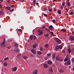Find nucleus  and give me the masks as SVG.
Wrapping results in <instances>:
<instances>
[{"label":"nucleus","instance_id":"nucleus-1","mask_svg":"<svg viewBox=\"0 0 74 74\" xmlns=\"http://www.w3.org/2000/svg\"><path fill=\"white\" fill-rule=\"evenodd\" d=\"M54 40L55 41L57 42L58 44H61L62 41L60 40L59 38H54Z\"/></svg>","mask_w":74,"mask_h":74},{"label":"nucleus","instance_id":"nucleus-2","mask_svg":"<svg viewBox=\"0 0 74 74\" xmlns=\"http://www.w3.org/2000/svg\"><path fill=\"white\" fill-rule=\"evenodd\" d=\"M5 39H4L3 42H2L1 44V46L2 47H5Z\"/></svg>","mask_w":74,"mask_h":74},{"label":"nucleus","instance_id":"nucleus-3","mask_svg":"<svg viewBox=\"0 0 74 74\" xmlns=\"http://www.w3.org/2000/svg\"><path fill=\"white\" fill-rule=\"evenodd\" d=\"M69 39L70 41H74V36H72L69 37Z\"/></svg>","mask_w":74,"mask_h":74},{"label":"nucleus","instance_id":"nucleus-4","mask_svg":"<svg viewBox=\"0 0 74 74\" xmlns=\"http://www.w3.org/2000/svg\"><path fill=\"white\" fill-rule=\"evenodd\" d=\"M31 51L34 54H36V51L35 49H31Z\"/></svg>","mask_w":74,"mask_h":74},{"label":"nucleus","instance_id":"nucleus-5","mask_svg":"<svg viewBox=\"0 0 74 74\" xmlns=\"http://www.w3.org/2000/svg\"><path fill=\"white\" fill-rule=\"evenodd\" d=\"M66 63L67 65H70V64H71L70 60L69 59V60L66 62Z\"/></svg>","mask_w":74,"mask_h":74},{"label":"nucleus","instance_id":"nucleus-6","mask_svg":"<svg viewBox=\"0 0 74 74\" xmlns=\"http://www.w3.org/2000/svg\"><path fill=\"white\" fill-rule=\"evenodd\" d=\"M51 53H47V54L46 57L47 58H49L51 57Z\"/></svg>","mask_w":74,"mask_h":74},{"label":"nucleus","instance_id":"nucleus-7","mask_svg":"<svg viewBox=\"0 0 74 74\" xmlns=\"http://www.w3.org/2000/svg\"><path fill=\"white\" fill-rule=\"evenodd\" d=\"M38 73V70H36L34 71V72L32 73V74H37Z\"/></svg>","mask_w":74,"mask_h":74},{"label":"nucleus","instance_id":"nucleus-8","mask_svg":"<svg viewBox=\"0 0 74 74\" xmlns=\"http://www.w3.org/2000/svg\"><path fill=\"white\" fill-rule=\"evenodd\" d=\"M4 14V12L2 10H0V15H3Z\"/></svg>","mask_w":74,"mask_h":74},{"label":"nucleus","instance_id":"nucleus-9","mask_svg":"<svg viewBox=\"0 0 74 74\" xmlns=\"http://www.w3.org/2000/svg\"><path fill=\"white\" fill-rule=\"evenodd\" d=\"M59 46L58 45H57L55 47V49L56 51H58V50H59Z\"/></svg>","mask_w":74,"mask_h":74},{"label":"nucleus","instance_id":"nucleus-10","mask_svg":"<svg viewBox=\"0 0 74 74\" xmlns=\"http://www.w3.org/2000/svg\"><path fill=\"white\" fill-rule=\"evenodd\" d=\"M61 31L62 32H64V33H65L66 32V29L63 28L61 29Z\"/></svg>","mask_w":74,"mask_h":74},{"label":"nucleus","instance_id":"nucleus-11","mask_svg":"<svg viewBox=\"0 0 74 74\" xmlns=\"http://www.w3.org/2000/svg\"><path fill=\"white\" fill-rule=\"evenodd\" d=\"M49 71H50V72H51V73H53V71L52 70V67H51L49 69Z\"/></svg>","mask_w":74,"mask_h":74},{"label":"nucleus","instance_id":"nucleus-12","mask_svg":"<svg viewBox=\"0 0 74 74\" xmlns=\"http://www.w3.org/2000/svg\"><path fill=\"white\" fill-rule=\"evenodd\" d=\"M43 66L46 69L48 68V66L47 64H44L43 65Z\"/></svg>","mask_w":74,"mask_h":74},{"label":"nucleus","instance_id":"nucleus-13","mask_svg":"<svg viewBox=\"0 0 74 74\" xmlns=\"http://www.w3.org/2000/svg\"><path fill=\"white\" fill-rule=\"evenodd\" d=\"M14 51L16 52H19V49L18 48H16L14 50Z\"/></svg>","mask_w":74,"mask_h":74},{"label":"nucleus","instance_id":"nucleus-14","mask_svg":"<svg viewBox=\"0 0 74 74\" xmlns=\"http://www.w3.org/2000/svg\"><path fill=\"white\" fill-rule=\"evenodd\" d=\"M58 71L59 73H64V71L62 69H60Z\"/></svg>","mask_w":74,"mask_h":74},{"label":"nucleus","instance_id":"nucleus-15","mask_svg":"<svg viewBox=\"0 0 74 74\" xmlns=\"http://www.w3.org/2000/svg\"><path fill=\"white\" fill-rule=\"evenodd\" d=\"M17 56V58H21L22 57V55H21V54L20 53L19 54H18Z\"/></svg>","mask_w":74,"mask_h":74},{"label":"nucleus","instance_id":"nucleus-16","mask_svg":"<svg viewBox=\"0 0 74 74\" xmlns=\"http://www.w3.org/2000/svg\"><path fill=\"white\" fill-rule=\"evenodd\" d=\"M12 70L13 71H16V70H17V67H15L14 68H12Z\"/></svg>","mask_w":74,"mask_h":74},{"label":"nucleus","instance_id":"nucleus-17","mask_svg":"<svg viewBox=\"0 0 74 74\" xmlns=\"http://www.w3.org/2000/svg\"><path fill=\"white\" fill-rule=\"evenodd\" d=\"M48 63L49 64H52V62L51 60H49L48 61Z\"/></svg>","mask_w":74,"mask_h":74},{"label":"nucleus","instance_id":"nucleus-18","mask_svg":"<svg viewBox=\"0 0 74 74\" xmlns=\"http://www.w3.org/2000/svg\"><path fill=\"white\" fill-rule=\"evenodd\" d=\"M5 9H7L8 10H10L11 9V8L9 6H7L5 7Z\"/></svg>","mask_w":74,"mask_h":74},{"label":"nucleus","instance_id":"nucleus-19","mask_svg":"<svg viewBox=\"0 0 74 74\" xmlns=\"http://www.w3.org/2000/svg\"><path fill=\"white\" fill-rule=\"evenodd\" d=\"M59 56H57L56 57V59L57 60H59Z\"/></svg>","mask_w":74,"mask_h":74},{"label":"nucleus","instance_id":"nucleus-20","mask_svg":"<svg viewBox=\"0 0 74 74\" xmlns=\"http://www.w3.org/2000/svg\"><path fill=\"white\" fill-rule=\"evenodd\" d=\"M55 56H56V53H55L53 54V59H55Z\"/></svg>","mask_w":74,"mask_h":74},{"label":"nucleus","instance_id":"nucleus-21","mask_svg":"<svg viewBox=\"0 0 74 74\" xmlns=\"http://www.w3.org/2000/svg\"><path fill=\"white\" fill-rule=\"evenodd\" d=\"M37 44H36V45H34L32 47L33 48H36V47H37Z\"/></svg>","mask_w":74,"mask_h":74},{"label":"nucleus","instance_id":"nucleus-22","mask_svg":"<svg viewBox=\"0 0 74 74\" xmlns=\"http://www.w3.org/2000/svg\"><path fill=\"white\" fill-rule=\"evenodd\" d=\"M14 47H15V48H18V44L15 43L14 44Z\"/></svg>","mask_w":74,"mask_h":74},{"label":"nucleus","instance_id":"nucleus-23","mask_svg":"<svg viewBox=\"0 0 74 74\" xmlns=\"http://www.w3.org/2000/svg\"><path fill=\"white\" fill-rule=\"evenodd\" d=\"M3 66H5V67H6L7 66V63L6 62H4L3 63Z\"/></svg>","mask_w":74,"mask_h":74},{"label":"nucleus","instance_id":"nucleus-24","mask_svg":"<svg viewBox=\"0 0 74 74\" xmlns=\"http://www.w3.org/2000/svg\"><path fill=\"white\" fill-rule=\"evenodd\" d=\"M29 55L31 58H33V54H32V53H30L29 54Z\"/></svg>","mask_w":74,"mask_h":74},{"label":"nucleus","instance_id":"nucleus-25","mask_svg":"<svg viewBox=\"0 0 74 74\" xmlns=\"http://www.w3.org/2000/svg\"><path fill=\"white\" fill-rule=\"evenodd\" d=\"M53 27V26L52 25H50L49 27V29H50V30H52V28Z\"/></svg>","mask_w":74,"mask_h":74},{"label":"nucleus","instance_id":"nucleus-26","mask_svg":"<svg viewBox=\"0 0 74 74\" xmlns=\"http://www.w3.org/2000/svg\"><path fill=\"white\" fill-rule=\"evenodd\" d=\"M37 53L38 54V55H41V54H42V52L40 51H39L37 52Z\"/></svg>","mask_w":74,"mask_h":74},{"label":"nucleus","instance_id":"nucleus-27","mask_svg":"<svg viewBox=\"0 0 74 74\" xmlns=\"http://www.w3.org/2000/svg\"><path fill=\"white\" fill-rule=\"evenodd\" d=\"M33 35L31 36L30 37V39L31 40H33Z\"/></svg>","mask_w":74,"mask_h":74},{"label":"nucleus","instance_id":"nucleus-28","mask_svg":"<svg viewBox=\"0 0 74 74\" xmlns=\"http://www.w3.org/2000/svg\"><path fill=\"white\" fill-rule=\"evenodd\" d=\"M67 5L69 6V7H70V5H71V4L70 3V2L69 1H68L67 3Z\"/></svg>","mask_w":74,"mask_h":74},{"label":"nucleus","instance_id":"nucleus-29","mask_svg":"<svg viewBox=\"0 0 74 74\" xmlns=\"http://www.w3.org/2000/svg\"><path fill=\"white\" fill-rule=\"evenodd\" d=\"M43 33V32L42 31H41L40 32L39 34L38 35L39 36H41V35H42V33Z\"/></svg>","mask_w":74,"mask_h":74},{"label":"nucleus","instance_id":"nucleus-30","mask_svg":"<svg viewBox=\"0 0 74 74\" xmlns=\"http://www.w3.org/2000/svg\"><path fill=\"white\" fill-rule=\"evenodd\" d=\"M39 50H40V51H43V49L42 47H40V48Z\"/></svg>","mask_w":74,"mask_h":74},{"label":"nucleus","instance_id":"nucleus-31","mask_svg":"<svg viewBox=\"0 0 74 74\" xmlns=\"http://www.w3.org/2000/svg\"><path fill=\"white\" fill-rule=\"evenodd\" d=\"M65 58L69 60L70 59V58H69V56L68 55H66V57Z\"/></svg>","mask_w":74,"mask_h":74},{"label":"nucleus","instance_id":"nucleus-32","mask_svg":"<svg viewBox=\"0 0 74 74\" xmlns=\"http://www.w3.org/2000/svg\"><path fill=\"white\" fill-rule=\"evenodd\" d=\"M44 36L45 37H49V34H44Z\"/></svg>","mask_w":74,"mask_h":74},{"label":"nucleus","instance_id":"nucleus-33","mask_svg":"<svg viewBox=\"0 0 74 74\" xmlns=\"http://www.w3.org/2000/svg\"><path fill=\"white\" fill-rule=\"evenodd\" d=\"M58 60H59L60 62H62V61H63V58H59Z\"/></svg>","mask_w":74,"mask_h":74},{"label":"nucleus","instance_id":"nucleus-34","mask_svg":"<svg viewBox=\"0 0 74 74\" xmlns=\"http://www.w3.org/2000/svg\"><path fill=\"white\" fill-rule=\"evenodd\" d=\"M33 37L34 40H36V39H37V38H36V36L34 35H33Z\"/></svg>","mask_w":74,"mask_h":74},{"label":"nucleus","instance_id":"nucleus-35","mask_svg":"<svg viewBox=\"0 0 74 74\" xmlns=\"http://www.w3.org/2000/svg\"><path fill=\"white\" fill-rule=\"evenodd\" d=\"M9 59V58L7 57L6 58H4V60H7L8 59Z\"/></svg>","mask_w":74,"mask_h":74},{"label":"nucleus","instance_id":"nucleus-36","mask_svg":"<svg viewBox=\"0 0 74 74\" xmlns=\"http://www.w3.org/2000/svg\"><path fill=\"white\" fill-rule=\"evenodd\" d=\"M58 13L59 14H61V11L59 10L58 11Z\"/></svg>","mask_w":74,"mask_h":74},{"label":"nucleus","instance_id":"nucleus-37","mask_svg":"<svg viewBox=\"0 0 74 74\" xmlns=\"http://www.w3.org/2000/svg\"><path fill=\"white\" fill-rule=\"evenodd\" d=\"M38 33H40V32H42V31L41 29H39L38 30Z\"/></svg>","mask_w":74,"mask_h":74},{"label":"nucleus","instance_id":"nucleus-38","mask_svg":"<svg viewBox=\"0 0 74 74\" xmlns=\"http://www.w3.org/2000/svg\"><path fill=\"white\" fill-rule=\"evenodd\" d=\"M68 60V59H67V58H65L64 59V62H67V60Z\"/></svg>","mask_w":74,"mask_h":74},{"label":"nucleus","instance_id":"nucleus-39","mask_svg":"<svg viewBox=\"0 0 74 74\" xmlns=\"http://www.w3.org/2000/svg\"><path fill=\"white\" fill-rule=\"evenodd\" d=\"M69 15H73V12H71L69 14Z\"/></svg>","mask_w":74,"mask_h":74},{"label":"nucleus","instance_id":"nucleus-40","mask_svg":"<svg viewBox=\"0 0 74 74\" xmlns=\"http://www.w3.org/2000/svg\"><path fill=\"white\" fill-rule=\"evenodd\" d=\"M68 51L69 53H71V50L70 49H69L68 50Z\"/></svg>","mask_w":74,"mask_h":74},{"label":"nucleus","instance_id":"nucleus-41","mask_svg":"<svg viewBox=\"0 0 74 74\" xmlns=\"http://www.w3.org/2000/svg\"><path fill=\"white\" fill-rule=\"evenodd\" d=\"M71 61L73 63H74V58H73L72 59Z\"/></svg>","mask_w":74,"mask_h":74},{"label":"nucleus","instance_id":"nucleus-42","mask_svg":"<svg viewBox=\"0 0 74 74\" xmlns=\"http://www.w3.org/2000/svg\"><path fill=\"white\" fill-rule=\"evenodd\" d=\"M51 34V36H53V33L52 32H50Z\"/></svg>","mask_w":74,"mask_h":74},{"label":"nucleus","instance_id":"nucleus-43","mask_svg":"<svg viewBox=\"0 0 74 74\" xmlns=\"http://www.w3.org/2000/svg\"><path fill=\"white\" fill-rule=\"evenodd\" d=\"M45 29H46V30L48 32H50V31H49V29L48 28H45Z\"/></svg>","mask_w":74,"mask_h":74},{"label":"nucleus","instance_id":"nucleus-44","mask_svg":"<svg viewBox=\"0 0 74 74\" xmlns=\"http://www.w3.org/2000/svg\"><path fill=\"white\" fill-rule=\"evenodd\" d=\"M19 31L21 32H22V29H19L17 30V32H19Z\"/></svg>","mask_w":74,"mask_h":74},{"label":"nucleus","instance_id":"nucleus-45","mask_svg":"<svg viewBox=\"0 0 74 74\" xmlns=\"http://www.w3.org/2000/svg\"><path fill=\"white\" fill-rule=\"evenodd\" d=\"M59 48H60V49H62V46L61 45H60L59 46Z\"/></svg>","mask_w":74,"mask_h":74},{"label":"nucleus","instance_id":"nucleus-46","mask_svg":"<svg viewBox=\"0 0 74 74\" xmlns=\"http://www.w3.org/2000/svg\"><path fill=\"white\" fill-rule=\"evenodd\" d=\"M65 5V2H64L62 3V6H64Z\"/></svg>","mask_w":74,"mask_h":74},{"label":"nucleus","instance_id":"nucleus-47","mask_svg":"<svg viewBox=\"0 0 74 74\" xmlns=\"http://www.w3.org/2000/svg\"><path fill=\"white\" fill-rule=\"evenodd\" d=\"M49 45L48 44H46L45 45V47H46V48H48V47Z\"/></svg>","mask_w":74,"mask_h":74},{"label":"nucleus","instance_id":"nucleus-48","mask_svg":"<svg viewBox=\"0 0 74 74\" xmlns=\"http://www.w3.org/2000/svg\"><path fill=\"white\" fill-rule=\"evenodd\" d=\"M36 1L35 0H34L33 1V3H34V4H35V3H36Z\"/></svg>","mask_w":74,"mask_h":74},{"label":"nucleus","instance_id":"nucleus-49","mask_svg":"<svg viewBox=\"0 0 74 74\" xmlns=\"http://www.w3.org/2000/svg\"><path fill=\"white\" fill-rule=\"evenodd\" d=\"M3 6V5L2 4H0V8H1Z\"/></svg>","mask_w":74,"mask_h":74},{"label":"nucleus","instance_id":"nucleus-50","mask_svg":"<svg viewBox=\"0 0 74 74\" xmlns=\"http://www.w3.org/2000/svg\"><path fill=\"white\" fill-rule=\"evenodd\" d=\"M14 9H11L10 11V12H12L13 11H14Z\"/></svg>","mask_w":74,"mask_h":74},{"label":"nucleus","instance_id":"nucleus-51","mask_svg":"<svg viewBox=\"0 0 74 74\" xmlns=\"http://www.w3.org/2000/svg\"><path fill=\"white\" fill-rule=\"evenodd\" d=\"M10 7L12 8H14V5H12L10 6Z\"/></svg>","mask_w":74,"mask_h":74},{"label":"nucleus","instance_id":"nucleus-52","mask_svg":"<svg viewBox=\"0 0 74 74\" xmlns=\"http://www.w3.org/2000/svg\"><path fill=\"white\" fill-rule=\"evenodd\" d=\"M42 27L43 29H44L45 28V26H42Z\"/></svg>","mask_w":74,"mask_h":74},{"label":"nucleus","instance_id":"nucleus-53","mask_svg":"<svg viewBox=\"0 0 74 74\" xmlns=\"http://www.w3.org/2000/svg\"><path fill=\"white\" fill-rule=\"evenodd\" d=\"M56 22V21H55V20L53 19V23H55Z\"/></svg>","mask_w":74,"mask_h":74},{"label":"nucleus","instance_id":"nucleus-54","mask_svg":"<svg viewBox=\"0 0 74 74\" xmlns=\"http://www.w3.org/2000/svg\"><path fill=\"white\" fill-rule=\"evenodd\" d=\"M61 9L62 10H63V7L62 6V5H61Z\"/></svg>","mask_w":74,"mask_h":74},{"label":"nucleus","instance_id":"nucleus-55","mask_svg":"<svg viewBox=\"0 0 74 74\" xmlns=\"http://www.w3.org/2000/svg\"><path fill=\"white\" fill-rule=\"evenodd\" d=\"M27 57H26L25 56H23V59H27Z\"/></svg>","mask_w":74,"mask_h":74},{"label":"nucleus","instance_id":"nucleus-56","mask_svg":"<svg viewBox=\"0 0 74 74\" xmlns=\"http://www.w3.org/2000/svg\"><path fill=\"white\" fill-rule=\"evenodd\" d=\"M44 15L46 17H47V14H44Z\"/></svg>","mask_w":74,"mask_h":74},{"label":"nucleus","instance_id":"nucleus-57","mask_svg":"<svg viewBox=\"0 0 74 74\" xmlns=\"http://www.w3.org/2000/svg\"><path fill=\"white\" fill-rule=\"evenodd\" d=\"M49 12H52V10H51V9H49Z\"/></svg>","mask_w":74,"mask_h":74},{"label":"nucleus","instance_id":"nucleus-58","mask_svg":"<svg viewBox=\"0 0 74 74\" xmlns=\"http://www.w3.org/2000/svg\"><path fill=\"white\" fill-rule=\"evenodd\" d=\"M67 11V12H69V10H68V9H67V8H66L65 9Z\"/></svg>","mask_w":74,"mask_h":74},{"label":"nucleus","instance_id":"nucleus-59","mask_svg":"<svg viewBox=\"0 0 74 74\" xmlns=\"http://www.w3.org/2000/svg\"><path fill=\"white\" fill-rule=\"evenodd\" d=\"M62 52H64V53H66V52L65 51V50H62Z\"/></svg>","mask_w":74,"mask_h":74},{"label":"nucleus","instance_id":"nucleus-60","mask_svg":"<svg viewBox=\"0 0 74 74\" xmlns=\"http://www.w3.org/2000/svg\"><path fill=\"white\" fill-rule=\"evenodd\" d=\"M44 10L45 11H47V9H46V8H44Z\"/></svg>","mask_w":74,"mask_h":74},{"label":"nucleus","instance_id":"nucleus-61","mask_svg":"<svg viewBox=\"0 0 74 74\" xmlns=\"http://www.w3.org/2000/svg\"><path fill=\"white\" fill-rule=\"evenodd\" d=\"M3 1V0H0V3H2Z\"/></svg>","mask_w":74,"mask_h":74},{"label":"nucleus","instance_id":"nucleus-62","mask_svg":"<svg viewBox=\"0 0 74 74\" xmlns=\"http://www.w3.org/2000/svg\"><path fill=\"white\" fill-rule=\"evenodd\" d=\"M44 59L45 60H47V57H45L44 58Z\"/></svg>","mask_w":74,"mask_h":74},{"label":"nucleus","instance_id":"nucleus-63","mask_svg":"<svg viewBox=\"0 0 74 74\" xmlns=\"http://www.w3.org/2000/svg\"><path fill=\"white\" fill-rule=\"evenodd\" d=\"M36 5H38V2H36Z\"/></svg>","mask_w":74,"mask_h":74},{"label":"nucleus","instance_id":"nucleus-64","mask_svg":"<svg viewBox=\"0 0 74 74\" xmlns=\"http://www.w3.org/2000/svg\"><path fill=\"white\" fill-rule=\"evenodd\" d=\"M72 51H73V52H74V47L72 49Z\"/></svg>","mask_w":74,"mask_h":74}]
</instances>
